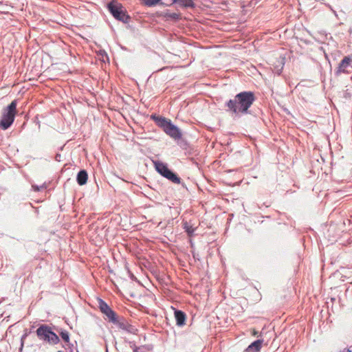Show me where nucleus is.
Wrapping results in <instances>:
<instances>
[{"instance_id": "10", "label": "nucleus", "mask_w": 352, "mask_h": 352, "mask_svg": "<svg viewBox=\"0 0 352 352\" xmlns=\"http://www.w3.org/2000/svg\"><path fill=\"white\" fill-rule=\"evenodd\" d=\"M263 340L259 339L251 343L243 352H258L260 351Z\"/></svg>"}, {"instance_id": "13", "label": "nucleus", "mask_w": 352, "mask_h": 352, "mask_svg": "<svg viewBox=\"0 0 352 352\" xmlns=\"http://www.w3.org/2000/svg\"><path fill=\"white\" fill-rule=\"evenodd\" d=\"M103 314L107 317L106 319L108 320L109 322H112L113 324L118 322V316L111 308H110Z\"/></svg>"}, {"instance_id": "6", "label": "nucleus", "mask_w": 352, "mask_h": 352, "mask_svg": "<svg viewBox=\"0 0 352 352\" xmlns=\"http://www.w3.org/2000/svg\"><path fill=\"white\" fill-rule=\"evenodd\" d=\"M108 9L115 19L123 23H128L130 17L124 10L123 7L114 1L108 3Z\"/></svg>"}, {"instance_id": "7", "label": "nucleus", "mask_w": 352, "mask_h": 352, "mask_svg": "<svg viewBox=\"0 0 352 352\" xmlns=\"http://www.w3.org/2000/svg\"><path fill=\"white\" fill-rule=\"evenodd\" d=\"M349 67H352V58L350 56H346L336 68L335 71L336 76H338L341 74H349V72L347 70Z\"/></svg>"}, {"instance_id": "14", "label": "nucleus", "mask_w": 352, "mask_h": 352, "mask_svg": "<svg viewBox=\"0 0 352 352\" xmlns=\"http://www.w3.org/2000/svg\"><path fill=\"white\" fill-rule=\"evenodd\" d=\"M164 17L166 19H170L173 21H178L181 18L180 14L176 12H170L169 11H166L164 12Z\"/></svg>"}, {"instance_id": "19", "label": "nucleus", "mask_w": 352, "mask_h": 352, "mask_svg": "<svg viewBox=\"0 0 352 352\" xmlns=\"http://www.w3.org/2000/svg\"><path fill=\"white\" fill-rule=\"evenodd\" d=\"M131 348L133 352H144V348L142 346H136L134 344L131 345Z\"/></svg>"}, {"instance_id": "4", "label": "nucleus", "mask_w": 352, "mask_h": 352, "mask_svg": "<svg viewBox=\"0 0 352 352\" xmlns=\"http://www.w3.org/2000/svg\"><path fill=\"white\" fill-rule=\"evenodd\" d=\"M38 338L50 344H56L59 342L58 336L51 330V328L46 325H41L36 331Z\"/></svg>"}, {"instance_id": "24", "label": "nucleus", "mask_w": 352, "mask_h": 352, "mask_svg": "<svg viewBox=\"0 0 352 352\" xmlns=\"http://www.w3.org/2000/svg\"><path fill=\"white\" fill-rule=\"evenodd\" d=\"M348 352H351L350 351H348Z\"/></svg>"}, {"instance_id": "16", "label": "nucleus", "mask_w": 352, "mask_h": 352, "mask_svg": "<svg viewBox=\"0 0 352 352\" xmlns=\"http://www.w3.org/2000/svg\"><path fill=\"white\" fill-rule=\"evenodd\" d=\"M184 229L187 232V234L189 236H192L195 229L192 228V226L189 225L188 223V222H186V221L184 223Z\"/></svg>"}, {"instance_id": "9", "label": "nucleus", "mask_w": 352, "mask_h": 352, "mask_svg": "<svg viewBox=\"0 0 352 352\" xmlns=\"http://www.w3.org/2000/svg\"><path fill=\"white\" fill-rule=\"evenodd\" d=\"M176 324L179 327H183L186 324V315L181 310H175L174 312Z\"/></svg>"}, {"instance_id": "23", "label": "nucleus", "mask_w": 352, "mask_h": 352, "mask_svg": "<svg viewBox=\"0 0 352 352\" xmlns=\"http://www.w3.org/2000/svg\"><path fill=\"white\" fill-rule=\"evenodd\" d=\"M170 0H164V1H161L160 3L162 4V2H169Z\"/></svg>"}, {"instance_id": "5", "label": "nucleus", "mask_w": 352, "mask_h": 352, "mask_svg": "<svg viewBox=\"0 0 352 352\" xmlns=\"http://www.w3.org/2000/svg\"><path fill=\"white\" fill-rule=\"evenodd\" d=\"M154 166L155 170L159 173L161 175L171 181L174 184H180L181 179L178 177V175L173 173L171 170L168 168L166 164H164L160 161H155Z\"/></svg>"}, {"instance_id": "11", "label": "nucleus", "mask_w": 352, "mask_h": 352, "mask_svg": "<svg viewBox=\"0 0 352 352\" xmlns=\"http://www.w3.org/2000/svg\"><path fill=\"white\" fill-rule=\"evenodd\" d=\"M113 324L118 325L119 328L130 333H133L135 330L133 327L129 324L124 318L121 320L118 318V322Z\"/></svg>"}, {"instance_id": "18", "label": "nucleus", "mask_w": 352, "mask_h": 352, "mask_svg": "<svg viewBox=\"0 0 352 352\" xmlns=\"http://www.w3.org/2000/svg\"><path fill=\"white\" fill-rule=\"evenodd\" d=\"M160 2V0H144V4L148 7L155 6L157 3Z\"/></svg>"}, {"instance_id": "22", "label": "nucleus", "mask_w": 352, "mask_h": 352, "mask_svg": "<svg viewBox=\"0 0 352 352\" xmlns=\"http://www.w3.org/2000/svg\"><path fill=\"white\" fill-rule=\"evenodd\" d=\"M25 336H26V335H24V336H22V338H21V341L22 342H23V340L25 338ZM23 344L22 343L21 345L23 346Z\"/></svg>"}, {"instance_id": "17", "label": "nucleus", "mask_w": 352, "mask_h": 352, "mask_svg": "<svg viewBox=\"0 0 352 352\" xmlns=\"http://www.w3.org/2000/svg\"><path fill=\"white\" fill-rule=\"evenodd\" d=\"M60 336L65 342H69V334L66 330H61L60 332Z\"/></svg>"}, {"instance_id": "20", "label": "nucleus", "mask_w": 352, "mask_h": 352, "mask_svg": "<svg viewBox=\"0 0 352 352\" xmlns=\"http://www.w3.org/2000/svg\"><path fill=\"white\" fill-rule=\"evenodd\" d=\"M32 187L35 192H38V191L46 188L44 185H42V186L32 185Z\"/></svg>"}, {"instance_id": "2", "label": "nucleus", "mask_w": 352, "mask_h": 352, "mask_svg": "<svg viewBox=\"0 0 352 352\" xmlns=\"http://www.w3.org/2000/svg\"><path fill=\"white\" fill-rule=\"evenodd\" d=\"M151 119L173 139L176 140L182 138V134L180 129L174 125L170 120L163 116H157L156 114L151 115Z\"/></svg>"}, {"instance_id": "8", "label": "nucleus", "mask_w": 352, "mask_h": 352, "mask_svg": "<svg viewBox=\"0 0 352 352\" xmlns=\"http://www.w3.org/2000/svg\"><path fill=\"white\" fill-rule=\"evenodd\" d=\"M163 5L171 6L173 3H177L182 8H195V3L192 0H170L169 2H162Z\"/></svg>"}, {"instance_id": "15", "label": "nucleus", "mask_w": 352, "mask_h": 352, "mask_svg": "<svg viewBox=\"0 0 352 352\" xmlns=\"http://www.w3.org/2000/svg\"><path fill=\"white\" fill-rule=\"evenodd\" d=\"M98 307L100 309V311L104 314L107 311H108L111 307L107 305V302H105L102 299L99 298L98 299Z\"/></svg>"}, {"instance_id": "3", "label": "nucleus", "mask_w": 352, "mask_h": 352, "mask_svg": "<svg viewBox=\"0 0 352 352\" xmlns=\"http://www.w3.org/2000/svg\"><path fill=\"white\" fill-rule=\"evenodd\" d=\"M16 100H13L7 107L2 111L0 119V129L6 130L10 127L14 120L16 113Z\"/></svg>"}, {"instance_id": "12", "label": "nucleus", "mask_w": 352, "mask_h": 352, "mask_svg": "<svg viewBox=\"0 0 352 352\" xmlns=\"http://www.w3.org/2000/svg\"><path fill=\"white\" fill-rule=\"evenodd\" d=\"M88 175L85 170H81L78 172L76 177V181L80 186L85 184L87 182Z\"/></svg>"}, {"instance_id": "1", "label": "nucleus", "mask_w": 352, "mask_h": 352, "mask_svg": "<svg viewBox=\"0 0 352 352\" xmlns=\"http://www.w3.org/2000/svg\"><path fill=\"white\" fill-rule=\"evenodd\" d=\"M256 98L252 91H242L237 94L234 98L225 103L226 111L232 115L249 113V108L255 101Z\"/></svg>"}, {"instance_id": "21", "label": "nucleus", "mask_w": 352, "mask_h": 352, "mask_svg": "<svg viewBox=\"0 0 352 352\" xmlns=\"http://www.w3.org/2000/svg\"><path fill=\"white\" fill-rule=\"evenodd\" d=\"M60 158H61V155L59 154V153H57L55 156V160L58 162H60Z\"/></svg>"}]
</instances>
